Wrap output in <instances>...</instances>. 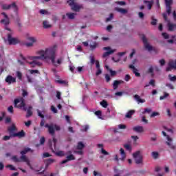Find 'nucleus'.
I'll return each instance as SVG.
<instances>
[{
	"label": "nucleus",
	"instance_id": "15",
	"mask_svg": "<svg viewBox=\"0 0 176 176\" xmlns=\"http://www.w3.org/2000/svg\"><path fill=\"white\" fill-rule=\"evenodd\" d=\"M166 6V13L170 14L171 13V5H173V0H164Z\"/></svg>",
	"mask_w": 176,
	"mask_h": 176
},
{
	"label": "nucleus",
	"instance_id": "7",
	"mask_svg": "<svg viewBox=\"0 0 176 176\" xmlns=\"http://www.w3.org/2000/svg\"><path fill=\"white\" fill-rule=\"evenodd\" d=\"M27 41L28 42L25 43V46H26V47H32V46H34V43H36V42H38V38L34 36H28L27 38Z\"/></svg>",
	"mask_w": 176,
	"mask_h": 176
},
{
	"label": "nucleus",
	"instance_id": "55",
	"mask_svg": "<svg viewBox=\"0 0 176 176\" xmlns=\"http://www.w3.org/2000/svg\"><path fill=\"white\" fill-rule=\"evenodd\" d=\"M142 122H143V123H145L146 124H148V120L145 118V116L142 117Z\"/></svg>",
	"mask_w": 176,
	"mask_h": 176
},
{
	"label": "nucleus",
	"instance_id": "37",
	"mask_svg": "<svg viewBox=\"0 0 176 176\" xmlns=\"http://www.w3.org/2000/svg\"><path fill=\"white\" fill-rule=\"evenodd\" d=\"M97 46H98V43H97L96 42H93L91 44H90V48L91 49V50H94V49H96Z\"/></svg>",
	"mask_w": 176,
	"mask_h": 176
},
{
	"label": "nucleus",
	"instance_id": "29",
	"mask_svg": "<svg viewBox=\"0 0 176 176\" xmlns=\"http://www.w3.org/2000/svg\"><path fill=\"white\" fill-rule=\"evenodd\" d=\"M120 153L121 155L120 160H124L126 159V153L123 148L120 149Z\"/></svg>",
	"mask_w": 176,
	"mask_h": 176
},
{
	"label": "nucleus",
	"instance_id": "36",
	"mask_svg": "<svg viewBox=\"0 0 176 176\" xmlns=\"http://www.w3.org/2000/svg\"><path fill=\"white\" fill-rule=\"evenodd\" d=\"M105 68H106V69L109 71L111 76H115V75H116V71H113L112 69H109V65H105Z\"/></svg>",
	"mask_w": 176,
	"mask_h": 176
},
{
	"label": "nucleus",
	"instance_id": "26",
	"mask_svg": "<svg viewBox=\"0 0 176 176\" xmlns=\"http://www.w3.org/2000/svg\"><path fill=\"white\" fill-rule=\"evenodd\" d=\"M28 152H34V151L31 150L30 148H25L23 151H21V155H27Z\"/></svg>",
	"mask_w": 176,
	"mask_h": 176
},
{
	"label": "nucleus",
	"instance_id": "1",
	"mask_svg": "<svg viewBox=\"0 0 176 176\" xmlns=\"http://www.w3.org/2000/svg\"><path fill=\"white\" fill-rule=\"evenodd\" d=\"M56 47H50L45 49H42L36 51V54L37 56H28L25 61L31 65L32 68L35 67H41L42 65L41 61H49L51 60L54 65H60L63 63V58H60L56 62Z\"/></svg>",
	"mask_w": 176,
	"mask_h": 176
},
{
	"label": "nucleus",
	"instance_id": "41",
	"mask_svg": "<svg viewBox=\"0 0 176 176\" xmlns=\"http://www.w3.org/2000/svg\"><path fill=\"white\" fill-rule=\"evenodd\" d=\"M16 74L19 80H21V79H23V74H21V72H20L19 71L16 72Z\"/></svg>",
	"mask_w": 176,
	"mask_h": 176
},
{
	"label": "nucleus",
	"instance_id": "31",
	"mask_svg": "<svg viewBox=\"0 0 176 176\" xmlns=\"http://www.w3.org/2000/svg\"><path fill=\"white\" fill-rule=\"evenodd\" d=\"M43 28H52V25L47 21H44L43 22Z\"/></svg>",
	"mask_w": 176,
	"mask_h": 176
},
{
	"label": "nucleus",
	"instance_id": "42",
	"mask_svg": "<svg viewBox=\"0 0 176 176\" xmlns=\"http://www.w3.org/2000/svg\"><path fill=\"white\" fill-rule=\"evenodd\" d=\"M124 148H125V149H126V151H129V152H131V145L130 144H124Z\"/></svg>",
	"mask_w": 176,
	"mask_h": 176
},
{
	"label": "nucleus",
	"instance_id": "30",
	"mask_svg": "<svg viewBox=\"0 0 176 176\" xmlns=\"http://www.w3.org/2000/svg\"><path fill=\"white\" fill-rule=\"evenodd\" d=\"M80 8H82L80 6L78 5L76 3L72 7V10L74 12H79Z\"/></svg>",
	"mask_w": 176,
	"mask_h": 176
},
{
	"label": "nucleus",
	"instance_id": "18",
	"mask_svg": "<svg viewBox=\"0 0 176 176\" xmlns=\"http://www.w3.org/2000/svg\"><path fill=\"white\" fill-rule=\"evenodd\" d=\"M5 80L6 83H8V85H12L13 83H16V78L10 75L7 76Z\"/></svg>",
	"mask_w": 176,
	"mask_h": 176
},
{
	"label": "nucleus",
	"instance_id": "23",
	"mask_svg": "<svg viewBox=\"0 0 176 176\" xmlns=\"http://www.w3.org/2000/svg\"><path fill=\"white\" fill-rule=\"evenodd\" d=\"M144 3L148 7V10H151L152 9V6L153 5V1H146L144 0Z\"/></svg>",
	"mask_w": 176,
	"mask_h": 176
},
{
	"label": "nucleus",
	"instance_id": "64",
	"mask_svg": "<svg viewBox=\"0 0 176 176\" xmlns=\"http://www.w3.org/2000/svg\"><path fill=\"white\" fill-rule=\"evenodd\" d=\"M155 80H151L149 81V85H151V86H155Z\"/></svg>",
	"mask_w": 176,
	"mask_h": 176
},
{
	"label": "nucleus",
	"instance_id": "13",
	"mask_svg": "<svg viewBox=\"0 0 176 176\" xmlns=\"http://www.w3.org/2000/svg\"><path fill=\"white\" fill-rule=\"evenodd\" d=\"M67 155H69L67 156V159L62 161V164H65V163H68V162H71V160H75V156L72 155V152L68 151L67 153Z\"/></svg>",
	"mask_w": 176,
	"mask_h": 176
},
{
	"label": "nucleus",
	"instance_id": "20",
	"mask_svg": "<svg viewBox=\"0 0 176 176\" xmlns=\"http://www.w3.org/2000/svg\"><path fill=\"white\" fill-rule=\"evenodd\" d=\"M133 98L138 102V104H144L145 102V99H141L139 95H134Z\"/></svg>",
	"mask_w": 176,
	"mask_h": 176
},
{
	"label": "nucleus",
	"instance_id": "44",
	"mask_svg": "<svg viewBox=\"0 0 176 176\" xmlns=\"http://www.w3.org/2000/svg\"><path fill=\"white\" fill-rule=\"evenodd\" d=\"M67 3L72 8L76 3H75V0H69Z\"/></svg>",
	"mask_w": 176,
	"mask_h": 176
},
{
	"label": "nucleus",
	"instance_id": "12",
	"mask_svg": "<svg viewBox=\"0 0 176 176\" xmlns=\"http://www.w3.org/2000/svg\"><path fill=\"white\" fill-rule=\"evenodd\" d=\"M8 39L9 45H17V43H20V40L14 37H12L10 33H8Z\"/></svg>",
	"mask_w": 176,
	"mask_h": 176
},
{
	"label": "nucleus",
	"instance_id": "45",
	"mask_svg": "<svg viewBox=\"0 0 176 176\" xmlns=\"http://www.w3.org/2000/svg\"><path fill=\"white\" fill-rule=\"evenodd\" d=\"M152 112V109H148L146 108L144 111L142 112V114L144 115V113H151Z\"/></svg>",
	"mask_w": 176,
	"mask_h": 176
},
{
	"label": "nucleus",
	"instance_id": "60",
	"mask_svg": "<svg viewBox=\"0 0 176 176\" xmlns=\"http://www.w3.org/2000/svg\"><path fill=\"white\" fill-rule=\"evenodd\" d=\"M115 96H117L118 97H122V96H123V92H121V91L116 92L115 94Z\"/></svg>",
	"mask_w": 176,
	"mask_h": 176
},
{
	"label": "nucleus",
	"instance_id": "19",
	"mask_svg": "<svg viewBox=\"0 0 176 176\" xmlns=\"http://www.w3.org/2000/svg\"><path fill=\"white\" fill-rule=\"evenodd\" d=\"M129 68L132 69L133 74L135 75V76L140 77L141 76V74L138 73V69L135 68V67L133 65H130Z\"/></svg>",
	"mask_w": 176,
	"mask_h": 176
},
{
	"label": "nucleus",
	"instance_id": "59",
	"mask_svg": "<svg viewBox=\"0 0 176 176\" xmlns=\"http://www.w3.org/2000/svg\"><path fill=\"white\" fill-rule=\"evenodd\" d=\"M8 112H10V113H13V106H10V107L8 108Z\"/></svg>",
	"mask_w": 176,
	"mask_h": 176
},
{
	"label": "nucleus",
	"instance_id": "63",
	"mask_svg": "<svg viewBox=\"0 0 176 176\" xmlns=\"http://www.w3.org/2000/svg\"><path fill=\"white\" fill-rule=\"evenodd\" d=\"M65 120L67 122V123L71 124V120L69 119V117L68 116H65Z\"/></svg>",
	"mask_w": 176,
	"mask_h": 176
},
{
	"label": "nucleus",
	"instance_id": "52",
	"mask_svg": "<svg viewBox=\"0 0 176 176\" xmlns=\"http://www.w3.org/2000/svg\"><path fill=\"white\" fill-rule=\"evenodd\" d=\"M116 3L120 6H124V5H126V2L124 1H117Z\"/></svg>",
	"mask_w": 176,
	"mask_h": 176
},
{
	"label": "nucleus",
	"instance_id": "5",
	"mask_svg": "<svg viewBox=\"0 0 176 176\" xmlns=\"http://www.w3.org/2000/svg\"><path fill=\"white\" fill-rule=\"evenodd\" d=\"M133 157L136 164H142L144 163V156H142L141 151H138L133 153Z\"/></svg>",
	"mask_w": 176,
	"mask_h": 176
},
{
	"label": "nucleus",
	"instance_id": "4",
	"mask_svg": "<svg viewBox=\"0 0 176 176\" xmlns=\"http://www.w3.org/2000/svg\"><path fill=\"white\" fill-rule=\"evenodd\" d=\"M14 107L16 108H19L23 109V111H27V107H25V103L24 102V98H19L14 100Z\"/></svg>",
	"mask_w": 176,
	"mask_h": 176
},
{
	"label": "nucleus",
	"instance_id": "62",
	"mask_svg": "<svg viewBox=\"0 0 176 176\" xmlns=\"http://www.w3.org/2000/svg\"><path fill=\"white\" fill-rule=\"evenodd\" d=\"M152 22H151V24L152 25H156L157 23V19H152Z\"/></svg>",
	"mask_w": 176,
	"mask_h": 176
},
{
	"label": "nucleus",
	"instance_id": "27",
	"mask_svg": "<svg viewBox=\"0 0 176 176\" xmlns=\"http://www.w3.org/2000/svg\"><path fill=\"white\" fill-rule=\"evenodd\" d=\"M118 128H116L115 129H114V133H119V129H122V130H124L126 128V125H124V124H119L118 126Z\"/></svg>",
	"mask_w": 176,
	"mask_h": 176
},
{
	"label": "nucleus",
	"instance_id": "3",
	"mask_svg": "<svg viewBox=\"0 0 176 176\" xmlns=\"http://www.w3.org/2000/svg\"><path fill=\"white\" fill-rule=\"evenodd\" d=\"M45 127L48 129V132L50 134H51V135H54L55 131H60L61 130V127L59 125L53 122L46 124Z\"/></svg>",
	"mask_w": 176,
	"mask_h": 176
},
{
	"label": "nucleus",
	"instance_id": "17",
	"mask_svg": "<svg viewBox=\"0 0 176 176\" xmlns=\"http://www.w3.org/2000/svg\"><path fill=\"white\" fill-rule=\"evenodd\" d=\"M19 160H21V162H24L25 163H26V164L28 165V166L30 168H32V166H31V162L30 161V159H28V157H27V155H21L20 157Z\"/></svg>",
	"mask_w": 176,
	"mask_h": 176
},
{
	"label": "nucleus",
	"instance_id": "32",
	"mask_svg": "<svg viewBox=\"0 0 176 176\" xmlns=\"http://www.w3.org/2000/svg\"><path fill=\"white\" fill-rule=\"evenodd\" d=\"M66 16H67L68 19H69L70 20H74V19H75V16H76V13H74V12L67 13Z\"/></svg>",
	"mask_w": 176,
	"mask_h": 176
},
{
	"label": "nucleus",
	"instance_id": "16",
	"mask_svg": "<svg viewBox=\"0 0 176 176\" xmlns=\"http://www.w3.org/2000/svg\"><path fill=\"white\" fill-rule=\"evenodd\" d=\"M1 14L2 16H3V19L1 20L2 24L8 25L10 23V19H9V16L5 12H2Z\"/></svg>",
	"mask_w": 176,
	"mask_h": 176
},
{
	"label": "nucleus",
	"instance_id": "35",
	"mask_svg": "<svg viewBox=\"0 0 176 176\" xmlns=\"http://www.w3.org/2000/svg\"><path fill=\"white\" fill-rule=\"evenodd\" d=\"M134 113H135V110H131L129 111H128L125 116L126 118H131V116H133V115H134Z\"/></svg>",
	"mask_w": 176,
	"mask_h": 176
},
{
	"label": "nucleus",
	"instance_id": "22",
	"mask_svg": "<svg viewBox=\"0 0 176 176\" xmlns=\"http://www.w3.org/2000/svg\"><path fill=\"white\" fill-rule=\"evenodd\" d=\"M25 133H24V131H21L20 132L13 134V137H19V138H23V137H25Z\"/></svg>",
	"mask_w": 176,
	"mask_h": 176
},
{
	"label": "nucleus",
	"instance_id": "43",
	"mask_svg": "<svg viewBox=\"0 0 176 176\" xmlns=\"http://www.w3.org/2000/svg\"><path fill=\"white\" fill-rule=\"evenodd\" d=\"M89 58H90V63H91V65H94V63H96L94 56L93 55H90Z\"/></svg>",
	"mask_w": 176,
	"mask_h": 176
},
{
	"label": "nucleus",
	"instance_id": "14",
	"mask_svg": "<svg viewBox=\"0 0 176 176\" xmlns=\"http://www.w3.org/2000/svg\"><path fill=\"white\" fill-rule=\"evenodd\" d=\"M171 69H176V60H170L166 68V71H170Z\"/></svg>",
	"mask_w": 176,
	"mask_h": 176
},
{
	"label": "nucleus",
	"instance_id": "51",
	"mask_svg": "<svg viewBox=\"0 0 176 176\" xmlns=\"http://www.w3.org/2000/svg\"><path fill=\"white\" fill-rule=\"evenodd\" d=\"M29 72L32 74L34 75L35 74H39V71L38 70H29Z\"/></svg>",
	"mask_w": 176,
	"mask_h": 176
},
{
	"label": "nucleus",
	"instance_id": "34",
	"mask_svg": "<svg viewBox=\"0 0 176 176\" xmlns=\"http://www.w3.org/2000/svg\"><path fill=\"white\" fill-rule=\"evenodd\" d=\"M32 116V107L30 106L27 110L26 118H30Z\"/></svg>",
	"mask_w": 176,
	"mask_h": 176
},
{
	"label": "nucleus",
	"instance_id": "61",
	"mask_svg": "<svg viewBox=\"0 0 176 176\" xmlns=\"http://www.w3.org/2000/svg\"><path fill=\"white\" fill-rule=\"evenodd\" d=\"M101 153H102L103 155H109V153L108 152H107V151H105L104 148H102Z\"/></svg>",
	"mask_w": 176,
	"mask_h": 176
},
{
	"label": "nucleus",
	"instance_id": "28",
	"mask_svg": "<svg viewBox=\"0 0 176 176\" xmlns=\"http://www.w3.org/2000/svg\"><path fill=\"white\" fill-rule=\"evenodd\" d=\"M151 156L153 159H159V157L160 156V154L157 151H153L151 152Z\"/></svg>",
	"mask_w": 176,
	"mask_h": 176
},
{
	"label": "nucleus",
	"instance_id": "46",
	"mask_svg": "<svg viewBox=\"0 0 176 176\" xmlns=\"http://www.w3.org/2000/svg\"><path fill=\"white\" fill-rule=\"evenodd\" d=\"M160 115V113L159 112H153L150 118H155V116H159Z\"/></svg>",
	"mask_w": 176,
	"mask_h": 176
},
{
	"label": "nucleus",
	"instance_id": "47",
	"mask_svg": "<svg viewBox=\"0 0 176 176\" xmlns=\"http://www.w3.org/2000/svg\"><path fill=\"white\" fill-rule=\"evenodd\" d=\"M168 96V94L164 92V96H160V100H164V99L167 98Z\"/></svg>",
	"mask_w": 176,
	"mask_h": 176
},
{
	"label": "nucleus",
	"instance_id": "6",
	"mask_svg": "<svg viewBox=\"0 0 176 176\" xmlns=\"http://www.w3.org/2000/svg\"><path fill=\"white\" fill-rule=\"evenodd\" d=\"M1 9H3V10H13V12L16 13L19 8H17L16 3H12L11 4L1 5Z\"/></svg>",
	"mask_w": 176,
	"mask_h": 176
},
{
	"label": "nucleus",
	"instance_id": "2",
	"mask_svg": "<svg viewBox=\"0 0 176 176\" xmlns=\"http://www.w3.org/2000/svg\"><path fill=\"white\" fill-rule=\"evenodd\" d=\"M56 144H57V139L53 138V140H49V145L50 148H52V152L56 155V156H64L65 153L63 151H58L57 148H56Z\"/></svg>",
	"mask_w": 176,
	"mask_h": 176
},
{
	"label": "nucleus",
	"instance_id": "57",
	"mask_svg": "<svg viewBox=\"0 0 176 176\" xmlns=\"http://www.w3.org/2000/svg\"><path fill=\"white\" fill-rule=\"evenodd\" d=\"M39 13L41 14H47V11L45 10H40Z\"/></svg>",
	"mask_w": 176,
	"mask_h": 176
},
{
	"label": "nucleus",
	"instance_id": "21",
	"mask_svg": "<svg viewBox=\"0 0 176 176\" xmlns=\"http://www.w3.org/2000/svg\"><path fill=\"white\" fill-rule=\"evenodd\" d=\"M133 130L135 133H142L144 131V127L141 126H136L133 128Z\"/></svg>",
	"mask_w": 176,
	"mask_h": 176
},
{
	"label": "nucleus",
	"instance_id": "11",
	"mask_svg": "<svg viewBox=\"0 0 176 176\" xmlns=\"http://www.w3.org/2000/svg\"><path fill=\"white\" fill-rule=\"evenodd\" d=\"M162 134H163V135H164V137H166V139H167L166 144H167L168 146H169V148H170V149H175V146L173 144V138H171L170 136L167 135L166 132H164V131H162Z\"/></svg>",
	"mask_w": 176,
	"mask_h": 176
},
{
	"label": "nucleus",
	"instance_id": "9",
	"mask_svg": "<svg viewBox=\"0 0 176 176\" xmlns=\"http://www.w3.org/2000/svg\"><path fill=\"white\" fill-rule=\"evenodd\" d=\"M83 148H85V144L83 142H79L76 149L74 151V153H77V155H83Z\"/></svg>",
	"mask_w": 176,
	"mask_h": 176
},
{
	"label": "nucleus",
	"instance_id": "53",
	"mask_svg": "<svg viewBox=\"0 0 176 176\" xmlns=\"http://www.w3.org/2000/svg\"><path fill=\"white\" fill-rule=\"evenodd\" d=\"M69 70L71 71V72L76 73V72H75V67L74 65L69 66Z\"/></svg>",
	"mask_w": 176,
	"mask_h": 176
},
{
	"label": "nucleus",
	"instance_id": "10",
	"mask_svg": "<svg viewBox=\"0 0 176 176\" xmlns=\"http://www.w3.org/2000/svg\"><path fill=\"white\" fill-rule=\"evenodd\" d=\"M103 50H107V52H104L102 57L103 58H105L106 57H109L111 56V54H113L115 52H116V50H112L111 47H103Z\"/></svg>",
	"mask_w": 176,
	"mask_h": 176
},
{
	"label": "nucleus",
	"instance_id": "8",
	"mask_svg": "<svg viewBox=\"0 0 176 176\" xmlns=\"http://www.w3.org/2000/svg\"><path fill=\"white\" fill-rule=\"evenodd\" d=\"M142 41L144 43V46L146 50H148V52H152V50H153V47L149 44V42H148V38L145 37L144 35L142 36Z\"/></svg>",
	"mask_w": 176,
	"mask_h": 176
},
{
	"label": "nucleus",
	"instance_id": "39",
	"mask_svg": "<svg viewBox=\"0 0 176 176\" xmlns=\"http://www.w3.org/2000/svg\"><path fill=\"white\" fill-rule=\"evenodd\" d=\"M8 131H10V133H13V131H16V126L14 124H12L8 128Z\"/></svg>",
	"mask_w": 176,
	"mask_h": 176
},
{
	"label": "nucleus",
	"instance_id": "58",
	"mask_svg": "<svg viewBox=\"0 0 176 176\" xmlns=\"http://www.w3.org/2000/svg\"><path fill=\"white\" fill-rule=\"evenodd\" d=\"M51 111H52V112H54V113H57V109H56V107H54V106L51 107Z\"/></svg>",
	"mask_w": 176,
	"mask_h": 176
},
{
	"label": "nucleus",
	"instance_id": "24",
	"mask_svg": "<svg viewBox=\"0 0 176 176\" xmlns=\"http://www.w3.org/2000/svg\"><path fill=\"white\" fill-rule=\"evenodd\" d=\"M115 10H116V12H118L119 13H121L122 14H126V13H127V10L124 9V8H116Z\"/></svg>",
	"mask_w": 176,
	"mask_h": 176
},
{
	"label": "nucleus",
	"instance_id": "48",
	"mask_svg": "<svg viewBox=\"0 0 176 176\" xmlns=\"http://www.w3.org/2000/svg\"><path fill=\"white\" fill-rule=\"evenodd\" d=\"M95 115L98 116L99 119H101V111H97L95 112Z\"/></svg>",
	"mask_w": 176,
	"mask_h": 176
},
{
	"label": "nucleus",
	"instance_id": "25",
	"mask_svg": "<svg viewBox=\"0 0 176 176\" xmlns=\"http://www.w3.org/2000/svg\"><path fill=\"white\" fill-rule=\"evenodd\" d=\"M122 83H123V80H115L113 84V87L114 90H116V89H118V86H119V85Z\"/></svg>",
	"mask_w": 176,
	"mask_h": 176
},
{
	"label": "nucleus",
	"instance_id": "40",
	"mask_svg": "<svg viewBox=\"0 0 176 176\" xmlns=\"http://www.w3.org/2000/svg\"><path fill=\"white\" fill-rule=\"evenodd\" d=\"M100 105L103 107V108H107L108 107V102L105 100H102L100 102Z\"/></svg>",
	"mask_w": 176,
	"mask_h": 176
},
{
	"label": "nucleus",
	"instance_id": "49",
	"mask_svg": "<svg viewBox=\"0 0 176 176\" xmlns=\"http://www.w3.org/2000/svg\"><path fill=\"white\" fill-rule=\"evenodd\" d=\"M130 79H131V76H130V75H129V74H126L124 77L125 82H129V80H130Z\"/></svg>",
	"mask_w": 176,
	"mask_h": 176
},
{
	"label": "nucleus",
	"instance_id": "50",
	"mask_svg": "<svg viewBox=\"0 0 176 176\" xmlns=\"http://www.w3.org/2000/svg\"><path fill=\"white\" fill-rule=\"evenodd\" d=\"M113 19V14H110L109 17L107 18L106 21H111Z\"/></svg>",
	"mask_w": 176,
	"mask_h": 176
},
{
	"label": "nucleus",
	"instance_id": "56",
	"mask_svg": "<svg viewBox=\"0 0 176 176\" xmlns=\"http://www.w3.org/2000/svg\"><path fill=\"white\" fill-rule=\"evenodd\" d=\"M159 63H160L161 67H163V65H164V64H166V61L164 60V59L160 60Z\"/></svg>",
	"mask_w": 176,
	"mask_h": 176
},
{
	"label": "nucleus",
	"instance_id": "38",
	"mask_svg": "<svg viewBox=\"0 0 176 176\" xmlns=\"http://www.w3.org/2000/svg\"><path fill=\"white\" fill-rule=\"evenodd\" d=\"M168 78L170 82H176V76H171V74H169L168 76Z\"/></svg>",
	"mask_w": 176,
	"mask_h": 176
},
{
	"label": "nucleus",
	"instance_id": "33",
	"mask_svg": "<svg viewBox=\"0 0 176 176\" xmlns=\"http://www.w3.org/2000/svg\"><path fill=\"white\" fill-rule=\"evenodd\" d=\"M168 27L169 31H174L176 29V25H174L170 22L168 23Z\"/></svg>",
	"mask_w": 176,
	"mask_h": 176
},
{
	"label": "nucleus",
	"instance_id": "54",
	"mask_svg": "<svg viewBox=\"0 0 176 176\" xmlns=\"http://www.w3.org/2000/svg\"><path fill=\"white\" fill-rule=\"evenodd\" d=\"M12 159V160H14L16 162H21L20 159L17 158L16 156H13Z\"/></svg>",
	"mask_w": 176,
	"mask_h": 176
}]
</instances>
